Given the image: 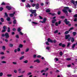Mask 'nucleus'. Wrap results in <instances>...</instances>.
Masks as SVG:
<instances>
[{
    "mask_svg": "<svg viewBox=\"0 0 77 77\" xmlns=\"http://www.w3.org/2000/svg\"><path fill=\"white\" fill-rule=\"evenodd\" d=\"M5 36L6 38L8 39L9 38V34L8 33H6L5 34Z\"/></svg>",
    "mask_w": 77,
    "mask_h": 77,
    "instance_id": "1",
    "label": "nucleus"
},
{
    "mask_svg": "<svg viewBox=\"0 0 77 77\" xmlns=\"http://www.w3.org/2000/svg\"><path fill=\"white\" fill-rule=\"evenodd\" d=\"M30 12H31L32 14H34L36 12V10H29Z\"/></svg>",
    "mask_w": 77,
    "mask_h": 77,
    "instance_id": "2",
    "label": "nucleus"
},
{
    "mask_svg": "<svg viewBox=\"0 0 77 77\" xmlns=\"http://www.w3.org/2000/svg\"><path fill=\"white\" fill-rule=\"evenodd\" d=\"M72 3H73L74 4L75 6H76V5H77V1L74 2L73 0H72L71 1Z\"/></svg>",
    "mask_w": 77,
    "mask_h": 77,
    "instance_id": "3",
    "label": "nucleus"
},
{
    "mask_svg": "<svg viewBox=\"0 0 77 77\" xmlns=\"http://www.w3.org/2000/svg\"><path fill=\"white\" fill-rule=\"evenodd\" d=\"M34 62H37V63H40V60L39 59H37L35 60L34 61Z\"/></svg>",
    "mask_w": 77,
    "mask_h": 77,
    "instance_id": "4",
    "label": "nucleus"
},
{
    "mask_svg": "<svg viewBox=\"0 0 77 77\" xmlns=\"http://www.w3.org/2000/svg\"><path fill=\"white\" fill-rule=\"evenodd\" d=\"M64 22L66 24H68L69 23V22L67 21V19H66L64 21Z\"/></svg>",
    "mask_w": 77,
    "mask_h": 77,
    "instance_id": "5",
    "label": "nucleus"
},
{
    "mask_svg": "<svg viewBox=\"0 0 77 77\" xmlns=\"http://www.w3.org/2000/svg\"><path fill=\"white\" fill-rule=\"evenodd\" d=\"M63 11L66 14H68V11H67V10L64 9L63 10Z\"/></svg>",
    "mask_w": 77,
    "mask_h": 77,
    "instance_id": "6",
    "label": "nucleus"
},
{
    "mask_svg": "<svg viewBox=\"0 0 77 77\" xmlns=\"http://www.w3.org/2000/svg\"><path fill=\"white\" fill-rule=\"evenodd\" d=\"M39 4H37L36 5H35V9H38L39 8Z\"/></svg>",
    "mask_w": 77,
    "mask_h": 77,
    "instance_id": "7",
    "label": "nucleus"
},
{
    "mask_svg": "<svg viewBox=\"0 0 77 77\" xmlns=\"http://www.w3.org/2000/svg\"><path fill=\"white\" fill-rule=\"evenodd\" d=\"M70 37V35H66L65 36V39H68Z\"/></svg>",
    "mask_w": 77,
    "mask_h": 77,
    "instance_id": "8",
    "label": "nucleus"
},
{
    "mask_svg": "<svg viewBox=\"0 0 77 77\" xmlns=\"http://www.w3.org/2000/svg\"><path fill=\"white\" fill-rule=\"evenodd\" d=\"M48 42H50L53 43V41H52L50 38H49L48 39Z\"/></svg>",
    "mask_w": 77,
    "mask_h": 77,
    "instance_id": "9",
    "label": "nucleus"
},
{
    "mask_svg": "<svg viewBox=\"0 0 77 77\" xmlns=\"http://www.w3.org/2000/svg\"><path fill=\"white\" fill-rule=\"evenodd\" d=\"M15 14V12H14L13 14H10V17H12L14 16V14Z\"/></svg>",
    "mask_w": 77,
    "mask_h": 77,
    "instance_id": "10",
    "label": "nucleus"
},
{
    "mask_svg": "<svg viewBox=\"0 0 77 77\" xmlns=\"http://www.w3.org/2000/svg\"><path fill=\"white\" fill-rule=\"evenodd\" d=\"M6 8H7V9H8V10H11V7L9 6H6Z\"/></svg>",
    "mask_w": 77,
    "mask_h": 77,
    "instance_id": "11",
    "label": "nucleus"
},
{
    "mask_svg": "<svg viewBox=\"0 0 77 77\" xmlns=\"http://www.w3.org/2000/svg\"><path fill=\"white\" fill-rule=\"evenodd\" d=\"M46 20H47V19L46 18H43V23H45V21H46Z\"/></svg>",
    "mask_w": 77,
    "mask_h": 77,
    "instance_id": "12",
    "label": "nucleus"
},
{
    "mask_svg": "<svg viewBox=\"0 0 77 77\" xmlns=\"http://www.w3.org/2000/svg\"><path fill=\"white\" fill-rule=\"evenodd\" d=\"M46 12H50V9L49 8L46 11Z\"/></svg>",
    "mask_w": 77,
    "mask_h": 77,
    "instance_id": "13",
    "label": "nucleus"
},
{
    "mask_svg": "<svg viewBox=\"0 0 77 77\" xmlns=\"http://www.w3.org/2000/svg\"><path fill=\"white\" fill-rule=\"evenodd\" d=\"M56 21V19H55L54 20H52V23H54Z\"/></svg>",
    "mask_w": 77,
    "mask_h": 77,
    "instance_id": "14",
    "label": "nucleus"
},
{
    "mask_svg": "<svg viewBox=\"0 0 77 77\" xmlns=\"http://www.w3.org/2000/svg\"><path fill=\"white\" fill-rule=\"evenodd\" d=\"M14 46V45L13 44H9V47H12Z\"/></svg>",
    "mask_w": 77,
    "mask_h": 77,
    "instance_id": "15",
    "label": "nucleus"
},
{
    "mask_svg": "<svg viewBox=\"0 0 77 77\" xmlns=\"http://www.w3.org/2000/svg\"><path fill=\"white\" fill-rule=\"evenodd\" d=\"M24 56H22L20 58V60H22V59H24Z\"/></svg>",
    "mask_w": 77,
    "mask_h": 77,
    "instance_id": "16",
    "label": "nucleus"
},
{
    "mask_svg": "<svg viewBox=\"0 0 77 77\" xmlns=\"http://www.w3.org/2000/svg\"><path fill=\"white\" fill-rule=\"evenodd\" d=\"M23 46V45L20 44L19 46V48H22Z\"/></svg>",
    "mask_w": 77,
    "mask_h": 77,
    "instance_id": "17",
    "label": "nucleus"
},
{
    "mask_svg": "<svg viewBox=\"0 0 77 77\" xmlns=\"http://www.w3.org/2000/svg\"><path fill=\"white\" fill-rule=\"evenodd\" d=\"M8 29L7 30L8 32H10V30L11 28L9 27H8Z\"/></svg>",
    "mask_w": 77,
    "mask_h": 77,
    "instance_id": "18",
    "label": "nucleus"
},
{
    "mask_svg": "<svg viewBox=\"0 0 77 77\" xmlns=\"http://www.w3.org/2000/svg\"><path fill=\"white\" fill-rule=\"evenodd\" d=\"M21 69H18V71L19 72V73H21Z\"/></svg>",
    "mask_w": 77,
    "mask_h": 77,
    "instance_id": "19",
    "label": "nucleus"
},
{
    "mask_svg": "<svg viewBox=\"0 0 77 77\" xmlns=\"http://www.w3.org/2000/svg\"><path fill=\"white\" fill-rule=\"evenodd\" d=\"M7 20L8 21H10V20H11V19L10 18V17H7Z\"/></svg>",
    "mask_w": 77,
    "mask_h": 77,
    "instance_id": "20",
    "label": "nucleus"
},
{
    "mask_svg": "<svg viewBox=\"0 0 77 77\" xmlns=\"http://www.w3.org/2000/svg\"><path fill=\"white\" fill-rule=\"evenodd\" d=\"M71 41V42H73L74 41V38H72Z\"/></svg>",
    "mask_w": 77,
    "mask_h": 77,
    "instance_id": "21",
    "label": "nucleus"
},
{
    "mask_svg": "<svg viewBox=\"0 0 77 77\" xmlns=\"http://www.w3.org/2000/svg\"><path fill=\"white\" fill-rule=\"evenodd\" d=\"M32 23L34 24H38L37 23L35 22H32Z\"/></svg>",
    "mask_w": 77,
    "mask_h": 77,
    "instance_id": "22",
    "label": "nucleus"
},
{
    "mask_svg": "<svg viewBox=\"0 0 77 77\" xmlns=\"http://www.w3.org/2000/svg\"><path fill=\"white\" fill-rule=\"evenodd\" d=\"M7 76V77H12V74H8Z\"/></svg>",
    "mask_w": 77,
    "mask_h": 77,
    "instance_id": "23",
    "label": "nucleus"
},
{
    "mask_svg": "<svg viewBox=\"0 0 77 77\" xmlns=\"http://www.w3.org/2000/svg\"><path fill=\"white\" fill-rule=\"evenodd\" d=\"M3 73L2 72H0V76L1 77L3 76Z\"/></svg>",
    "mask_w": 77,
    "mask_h": 77,
    "instance_id": "24",
    "label": "nucleus"
},
{
    "mask_svg": "<svg viewBox=\"0 0 77 77\" xmlns=\"http://www.w3.org/2000/svg\"><path fill=\"white\" fill-rule=\"evenodd\" d=\"M3 28L4 29V30H6L7 29V28L5 26H4L3 27Z\"/></svg>",
    "mask_w": 77,
    "mask_h": 77,
    "instance_id": "25",
    "label": "nucleus"
},
{
    "mask_svg": "<svg viewBox=\"0 0 77 77\" xmlns=\"http://www.w3.org/2000/svg\"><path fill=\"white\" fill-rule=\"evenodd\" d=\"M13 23L14 24H16L17 23V21L16 20H14L13 21Z\"/></svg>",
    "mask_w": 77,
    "mask_h": 77,
    "instance_id": "26",
    "label": "nucleus"
},
{
    "mask_svg": "<svg viewBox=\"0 0 77 77\" xmlns=\"http://www.w3.org/2000/svg\"><path fill=\"white\" fill-rule=\"evenodd\" d=\"M71 44V43L70 42H69L67 43V47H68L69 45H70Z\"/></svg>",
    "mask_w": 77,
    "mask_h": 77,
    "instance_id": "27",
    "label": "nucleus"
},
{
    "mask_svg": "<svg viewBox=\"0 0 77 77\" xmlns=\"http://www.w3.org/2000/svg\"><path fill=\"white\" fill-rule=\"evenodd\" d=\"M1 62L2 63H6V62L5 61H2Z\"/></svg>",
    "mask_w": 77,
    "mask_h": 77,
    "instance_id": "28",
    "label": "nucleus"
},
{
    "mask_svg": "<svg viewBox=\"0 0 77 77\" xmlns=\"http://www.w3.org/2000/svg\"><path fill=\"white\" fill-rule=\"evenodd\" d=\"M62 47H66V45L65 44H62V46H61Z\"/></svg>",
    "mask_w": 77,
    "mask_h": 77,
    "instance_id": "29",
    "label": "nucleus"
},
{
    "mask_svg": "<svg viewBox=\"0 0 77 77\" xmlns=\"http://www.w3.org/2000/svg\"><path fill=\"white\" fill-rule=\"evenodd\" d=\"M49 14H50V15L51 14L53 16L55 15H56V14H51V13H49Z\"/></svg>",
    "mask_w": 77,
    "mask_h": 77,
    "instance_id": "30",
    "label": "nucleus"
},
{
    "mask_svg": "<svg viewBox=\"0 0 77 77\" xmlns=\"http://www.w3.org/2000/svg\"><path fill=\"white\" fill-rule=\"evenodd\" d=\"M76 32H73V36H75V35H76Z\"/></svg>",
    "mask_w": 77,
    "mask_h": 77,
    "instance_id": "31",
    "label": "nucleus"
},
{
    "mask_svg": "<svg viewBox=\"0 0 77 77\" xmlns=\"http://www.w3.org/2000/svg\"><path fill=\"white\" fill-rule=\"evenodd\" d=\"M69 30L68 31H66L65 32V34H68V33H69Z\"/></svg>",
    "mask_w": 77,
    "mask_h": 77,
    "instance_id": "32",
    "label": "nucleus"
},
{
    "mask_svg": "<svg viewBox=\"0 0 77 77\" xmlns=\"http://www.w3.org/2000/svg\"><path fill=\"white\" fill-rule=\"evenodd\" d=\"M54 60H55L56 61H58L59 60V59L57 58H55V59H54Z\"/></svg>",
    "mask_w": 77,
    "mask_h": 77,
    "instance_id": "33",
    "label": "nucleus"
},
{
    "mask_svg": "<svg viewBox=\"0 0 77 77\" xmlns=\"http://www.w3.org/2000/svg\"><path fill=\"white\" fill-rule=\"evenodd\" d=\"M63 54V53H62V52H60V56H62V55Z\"/></svg>",
    "mask_w": 77,
    "mask_h": 77,
    "instance_id": "34",
    "label": "nucleus"
},
{
    "mask_svg": "<svg viewBox=\"0 0 77 77\" xmlns=\"http://www.w3.org/2000/svg\"><path fill=\"white\" fill-rule=\"evenodd\" d=\"M1 21L2 22H3L4 21V19L3 18H1Z\"/></svg>",
    "mask_w": 77,
    "mask_h": 77,
    "instance_id": "35",
    "label": "nucleus"
},
{
    "mask_svg": "<svg viewBox=\"0 0 77 77\" xmlns=\"http://www.w3.org/2000/svg\"><path fill=\"white\" fill-rule=\"evenodd\" d=\"M1 59H5V57L2 56L1 57Z\"/></svg>",
    "mask_w": 77,
    "mask_h": 77,
    "instance_id": "36",
    "label": "nucleus"
},
{
    "mask_svg": "<svg viewBox=\"0 0 77 77\" xmlns=\"http://www.w3.org/2000/svg\"><path fill=\"white\" fill-rule=\"evenodd\" d=\"M55 24L56 26H58V23L57 22H56L55 23Z\"/></svg>",
    "mask_w": 77,
    "mask_h": 77,
    "instance_id": "37",
    "label": "nucleus"
},
{
    "mask_svg": "<svg viewBox=\"0 0 77 77\" xmlns=\"http://www.w3.org/2000/svg\"><path fill=\"white\" fill-rule=\"evenodd\" d=\"M24 63H27V62H28V61L26 60L25 61H23Z\"/></svg>",
    "mask_w": 77,
    "mask_h": 77,
    "instance_id": "38",
    "label": "nucleus"
},
{
    "mask_svg": "<svg viewBox=\"0 0 77 77\" xmlns=\"http://www.w3.org/2000/svg\"><path fill=\"white\" fill-rule=\"evenodd\" d=\"M13 64H14V65H17V62H13Z\"/></svg>",
    "mask_w": 77,
    "mask_h": 77,
    "instance_id": "39",
    "label": "nucleus"
},
{
    "mask_svg": "<svg viewBox=\"0 0 77 77\" xmlns=\"http://www.w3.org/2000/svg\"><path fill=\"white\" fill-rule=\"evenodd\" d=\"M74 29V28H73V27L70 28V29L69 30V32H70V31H71V30H72V29Z\"/></svg>",
    "mask_w": 77,
    "mask_h": 77,
    "instance_id": "40",
    "label": "nucleus"
},
{
    "mask_svg": "<svg viewBox=\"0 0 77 77\" xmlns=\"http://www.w3.org/2000/svg\"><path fill=\"white\" fill-rule=\"evenodd\" d=\"M14 73H17V70H16L14 69Z\"/></svg>",
    "mask_w": 77,
    "mask_h": 77,
    "instance_id": "41",
    "label": "nucleus"
},
{
    "mask_svg": "<svg viewBox=\"0 0 77 77\" xmlns=\"http://www.w3.org/2000/svg\"><path fill=\"white\" fill-rule=\"evenodd\" d=\"M31 74H32V73L29 72L27 73V75H31Z\"/></svg>",
    "mask_w": 77,
    "mask_h": 77,
    "instance_id": "42",
    "label": "nucleus"
},
{
    "mask_svg": "<svg viewBox=\"0 0 77 77\" xmlns=\"http://www.w3.org/2000/svg\"><path fill=\"white\" fill-rule=\"evenodd\" d=\"M6 5V4L4 2H3L1 4V5Z\"/></svg>",
    "mask_w": 77,
    "mask_h": 77,
    "instance_id": "43",
    "label": "nucleus"
},
{
    "mask_svg": "<svg viewBox=\"0 0 77 77\" xmlns=\"http://www.w3.org/2000/svg\"><path fill=\"white\" fill-rule=\"evenodd\" d=\"M20 30H21V29H20V28H18L17 29V31L18 32H20Z\"/></svg>",
    "mask_w": 77,
    "mask_h": 77,
    "instance_id": "44",
    "label": "nucleus"
},
{
    "mask_svg": "<svg viewBox=\"0 0 77 77\" xmlns=\"http://www.w3.org/2000/svg\"><path fill=\"white\" fill-rule=\"evenodd\" d=\"M75 44H74L72 46V48H74V47H75Z\"/></svg>",
    "mask_w": 77,
    "mask_h": 77,
    "instance_id": "45",
    "label": "nucleus"
},
{
    "mask_svg": "<svg viewBox=\"0 0 77 77\" xmlns=\"http://www.w3.org/2000/svg\"><path fill=\"white\" fill-rule=\"evenodd\" d=\"M64 8L65 9H69V8H68V7H65Z\"/></svg>",
    "mask_w": 77,
    "mask_h": 77,
    "instance_id": "46",
    "label": "nucleus"
},
{
    "mask_svg": "<svg viewBox=\"0 0 77 77\" xmlns=\"http://www.w3.org/2000/svg\"><path fill=\"white\" fill-rule=\"evenodd\" d=\"M6 29H4V30H3L2 31V33H3V32H6Z\"/></svg>",
    "mask_w": 77,
    "mask_h": 77,
    "instance_id": "47",
    "label": "nucleus"
},
{
    "mask_svg": "<svg viewBox=\"0 0 77 77\" xmlns=\"http://www.w3.org/2000/svg\"><path fill=\"white\" fill-rule=\"evenodd\" d=\"M66 60H71V58H68L66 59Z\"/></svg>",
    "mask_w": 77,
    "mask_h": 77,
    "instance_id": "48",
    "label": "nucleus"
},
{
    "mask_svg": "<svg viewBox=\"0 0 77 77\" xmlns=\"http://www.w3.org/2000/svg\"><path fill=\"white\" fill-rule=\"evenodd\" d=\"M3 9V8L2 7H0V11H2Z\"/></svg>",
    "mask_w": 77,
    "mask_h": 77,
    "instance_id": "49",
    "label": "nucleus"
},
{
    "mask_svg": "<svg viewBox=\"0 0 77 77\" xmlns=\"http://www.w3.org/2000/svg\"><path fill=\"white\" fill-rule=\"evenodd\" d=\"M16 38H19V36L18 35H16Z\"/></svg>",
    "mask_w": 77,
    "mask_h": 77,
    "instance_id": "50",
    "label": "nucleus"
},
{
    "mask_svg": "<svg viewBox=\"0 0 77 77\" xmlns=\"http://www.w3.org/2000/svg\"><path fill=\"white\" fill-rule=\"evenodd\" d=\"M29 49H27L26 51H25L26 52H27V51H29Z\"/></svg>",
    "mask_w": 77,
    "mask_h": 77,
    "instance_id": "51",
    "label": "nucleus"
},
{
    "mask_svg": "<svg viewBox=\"0 0 77 77\" xmlns=\"http://www.w3.org/2000/svg\"><path fill=\"white\" fill-rule=\"evenodd\" d=\"M58 32V31L57 30H56V31H55L54 32V33H56Z\"/></svg>",
    "mask_w": 77,
    "mask_h": 77,
    "instance_id": "52",
    "label": "nucleus"
},
{
    "mask_svg": "<svg viewBox=\"0 0 77 77\" xmlns=\"http://www.w3.org/2000/svg\"><path fill=\"white\" fill-rule=\"evenodd\" d=\"M68 41H71V37H70L68 38Z\"/></svg>",
    "mask_w": 77,
    "mask_h": 77,
    "instance_id": "53",
    "label": "nucleus"
},
{
    "mask_svg": "<svg viewBox=\"0 0 77 77\" xmlns=\"http://www.w3.org/2000/svg\"><path fill=\"white\" fill-rule=\"evenodd\" d=\"M60 13H61V12L60 11H59L58 12V15H60Z\"/></svg>",
    "mask_w": 77,
    "mask_h": 77,
    "instance_id": "54",
    "label": "nucleus"
},
{
    "mask_svg": "<svg viewBox=\"0 0 77 77\" xmlns=\"http://www.w3.org/2000/svg\"><path fill=\"white\" fill-rule=\"evenodd\" d=\"M50 50V48H46V50L47 51H49Z\"/></svg>",
    "mask_w": 77,
    "mask_h": 77,
    "instance_id": "55",
    "label": "nucleus"
},
{
    "mask_svg": "<svg viewBox=\"0 0 77 77\" xmlns=\"http://www.w3.org/2000/svg\"><path fill=\"white\" fill-rule=\"evenodd\" d=\"M41 57V56L40 55H38L37 56V57H38V58H40V57Z\"/></svg>",
    "mask_w": 77,
    "mask_h": 77,
    "instance_id": "56",
    "label": "nucleus"
},
{
    "mask_svg": "<svg viewBox=\"0 0 77 77\" xmlns=\"http://www.w3.org/2000/svg\"><path fill=\"white\" fill-rule=\"evenodd\" d=\"M39 17L41 19H43V18L42 17H41V16H39Z\"/></svg>",
    "mask_w": 77,
    "mask_h": 77,
    "instance_id": "57",
    "label": "nucleus"
},
{
    "mask_svg": "<svg viewBox=\"0 0 77 77\" xmlns=\"http://www.w3.org/2000/svg\"><path fill=\"white\" fill-rule=\"evenodd\" d=\"M62 43H60L59 44V46H62Z\"/></svg>",
    "mask_w": 77,
    "mask_h": 77,
    "instance_id": "58",
    "label": "nucleus"
},
{
    "mask_svg": "<svg viewBox=\"0 0 77 77\" xmlns=\"http://www.w3.org/2000/svg\"><path fill=\"white\" fill-rule=\"evenodd\" d=\"M0 54H4V52H1L0 53Z\"/></svg>",
    "mask_w": 77,
    "mask_h": 77,
    "instance_id": "59",
    "label": "nucleus"
},
{
    "mask_svg": "<svg viewBox=\"0 0 77 77\" xmlns=\"http://www.w3.org/2000/svg\"><path fill=\"white\" fill-rule=\"evenodd\" d=\"M16 29H15V28H13V31H16Z\"/></svg>",
    "mask_w": 77,
    "mask_h": 77,
    "instance_id": "60",
    "label": "nucleus"
},
{
    "mask_svg": "<svg viewBox=\"0 0 77 77\" xmlns=\"http://www.w3.org/2000/svg\"><path fill=\"white\" fill-rule=\"evenodd\" d=\"M5 41H6V42H8V40L6 39H5Z\"/></svg>",
    "mask_w": 77,
    "mask_h": 77,
    "instance_id": "61",
    "label": "nucleus"
},
{
    "mask_svg": "<svg viewBox=\"0 0 77 77\" xmlns=\"http://www.w3.org/2000/svg\"><path fill=\"white\" fill-rule=\"evenodd\" d=\"M5 36V34H2V36L3 37H4V36Z\"/></svg>",
    "mask_w": 77,
    "mask_h": 77,
    "instance_id": "62",
    "label": "nucleus"
},
{
    "mask_svg": "<svg viewBox=\"0 0 77 77\" xmlns=\"http://www.w3.org/2000/svg\"><path fill=\"white\" fill-rule=\"evenodd\" d=\"M34 16H36L37 15V14H36V13H34Z\"/></svg>",
    "mask_w": 77,
    "mask_h": 77,
    "instance_id": "63",
    "label": "nucleus"
},
{
    "mask_svg": "<svg viewBox=\"0 0 77 77\" xmlns=\"http://www.w3.org/2000/svg\"><path fill=\"white\" fill-rule=\"evenodd\" d=\"M73 17H77V14L75 15Z\"/></svg>",
    "mask_w": 77,
    "mask_h": 77,
    "instance_id": "64",
    "label": "nucleus"
}]
</instances>
